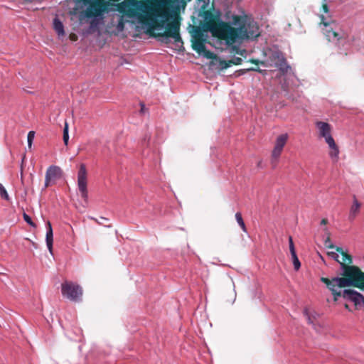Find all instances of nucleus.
I'll return each mask as SVG.
<instances>
[{
  "label": "nucleus",
  "instance_id": "obj_29",
  "mask_svg": "<svg viewBox=\"0 0 364 364\" xmlns=\"http://www.w3.org/2000/svg\"><path fill=\"white\" fill-rule=\"evenodd\" d=\"M242 58L239 57H235L233 59L230 60V63H232V65H240L242 63Z\"/></svg>",
  "mask_w": 364,
  "mask_h": 364
},
{
  "label": "nucleus",
  "instance_id": "obj_7",
  "mask_svg": "<svg viewBox=\"0 0 364 364\" xmlns=\"http://www.w3.org/2000/svg\"><path fill=\"white\" fill-rule=\"evenodd\" d=\"M77 187L82 198L87 203L88 201L87 171L84 164L80 165L77 172Z\"/></svg>",
  "mask_w": 364,
  "mask_h": 364
},
{
  "label": "nucleus",
  "instance_id": "obj_32",
  "mask_svg": "<svg viewBox=\"0 0 364 364\" xmlns=\"http://www.w3.org/2000/svg\"><path fill=\"white\" fill-rule=\"evenodd\" d=\"M140 106H141L140 113H141V114L146 113L147 109L145 107V105L143 102H141Z\"/></svg>",
  "mask_w": 364,
  "mask_h": 364
},
{
  "label": "nucleus",
  "instance_id": "obj_27",
  "mask_svg": "<svg viewBox=\"0 0 364 364\" xmlns=\"http://www.w3.org/2000/svg\"><path fill=\"white\" fill-rule=\"evenodd\" d=\"M289 250H290L291 255L296 254L294 245L293 242L292 237L291 236L289 237Z\"/></svg>",
  "mask_w": 364,
  "mask_h": 364
},
{
  "label": "nucleus",
  "instance_id": "obj_42",
  "mask_svg": "<svg viewBox=\"0 0 364 364\" xmlns=\"http://www.w3.org/2000/svg\"><path fill=\"white\" fill-rule=\"evenodd\" d=\"M109 1L119 2L120 0H108Z\"/></svg>",
  "mask_w": 364,
  "mask_h": 364
},
{
  "label": "nucleus",
  "instance_id": "obj_12",
  "mask_svg": "<svg viewBox=\"0 0 364 364\" xmlns=\"http://www.w3.org/2000/svg\"><path fill=\"white\" fill-rule=\"evenodd\" d=\"M62 176V170L59 166H50L48 168L46 173L44 188H47L52 181L60 178Z\"/></svg>",
  "mask_w": 364,
  "mask_h": 364
},
{
  "label": "nucleus",
  "instance_id": "obj_25",
  "mask_svg": "<svg viewBox=\"0 0 364 364\" xmlns=\"http://www.w3.org/2000/svg\"><path fill=\"white\" fill-rule=\"evenodd\" d=\"M23 218L24 219V220L28 223L30 225L33 226V227H36V224L32 221L31 217L29 215H28L26 213H23Z\"/></svg>",
  "mask_w": 364,
  "mask_h": 364
},
{
  "label": "nucleus",
  "instance_id": "obj_36",
  "mask_svg": "<svg viewBox=\"0 0 364 364\" xmlns=\"http://www.w3.org/2000/svg\"><path fill=\"white\" fill-rule=\"evenodd\" d=\"M70 40H72V41H76V40H77V36H76L75 34H71V35L70 36Z\"/></svg>",
  "mask_w": 364,
  "mask_h": 364
},
{
  "label": "nucleus",
  "instance_id": "obj_21",
  "mask_svg": "<svg viewBox=\"0 0 364 364\" xmlns=\"http://www.w3.org/2000/svg\"><path fill=\"white\" fill-rule=\"evenodd\" d=\"M34 137H35V132L30 131L27 135L28 147L29 149H31V148H32V144H33Z\"/></svg>",
  "mask_w": 364,
  "mask_h": 364
},
{
  "label": "nucleus",
  "instance_id": "obj_9",
  "mask_svg": "<svg viewBox=\"0 0 364 364\" xmlns=\"http://www.w3.org/2000/svg\"><path fill=\"white\" fill-rule=\"evenodd\" d=\"M321 281L324 283L328 289L332 292L334 296V300H338V296H343V291L341 290L342 286L341 277H334L332 279H329L326 277H321Z\"/></svg>",
  "mask_w": 364,
  "mask_h": 364
},
{
  "label": "nucleus",
  "instance_id": "obj_28",
  "mask_svg": "<svg viewBox=\"0 0 364 364\" xmlns=\"http://www.w3.org/2000/svg\"><path fill=\"white\" fill-rule=\"evenodd\" d=\"M220 64L223 69H226V68H229L231 65H232V63H230V60H228V61L221 60Z\"/></svg>",
  "mask_w": 364,
  "mask_h": 364
},
{
  "label": "nucleus",
  "instance_id": "obj_39",
  "mask_svg": "<svg viewBox=\"0 0 364 364\" xmlns=\"http://www.w3.org/2000/svg\"><path fill=\"white\" fill-rule=\"evenodd\" d=\"M304 314L308 316L309 322V323H311V318H310V317L308 316L307 309H305V310H304Z\"/></svg>",
  "mask_w": 364,
  "mask_h": 364
},
{
  "label": "nucleus",
  "instance_id": "obj_33",
  "mask_svg": "<svg viewBox=\"0 0 364 364\" xmlns=\"http://www.w3.org/2000/svg\"><path fill=\"white\" fill-rule=\"evenodd\" d=\"M250 62L252 63H254L255 65H259V63L263 64V62H260L259 60H256V59H251V60H250Z\"/></svg>",
  "mask_w": 364,
  "mask_h": 364
},
{
  "label": "nucleus",
  "instance_id": "obj_18",
  "mask_svg": "<svg viewBox=\"0 0 364 364\" xmlns=\"http://www.w3.org/2000/svg\"><path fill=\"white\" fill-rule=\"evenodd\" d=\"M325 35L328 41H340L341 40L346 39L343 36H341L338 33L334 31L333 29H326Z\"/></svg>",
  "mask_w": 364,
  "mask_h": 364
},
{
  "label": "nucleus",
  "instance_id": "obj_40",
  "mask_svg": "<svg viewBox=\"0 0 364 364\" xmlns=\"http://www.w3.org/2000/svg\"><path fill=\"white\" fill-rule=\"evenodd\" d=\"M118 27H121V28H123L124 27V23L123 21L121 20L120 22L118 24Z\"/></svg>",
  "mask_w": 364,
  "mask_h": 364
},
{
  "label": "nucleus",
  "instance_id": "obj_34",
  "mask_svg": "<svg viewBox=\"0 0 364 364\" xmlns=\"http://www.w3.org/2000/svg\"><path fill=\"white\" fill-rule=\"evenodd\" d=\"M322 9H323V11L325 12V13H328V6L326 4H323L322 5Z\"/></svg>",
  "mask_w": 364,
  "mask_h": 364
},
{
  "label": "nucleus",
  "instance_id": "obj_23",
  "mask_svg": "<svg viewBox=\"0 0 364 364\" xmlns=\"http://www.w3.org/2000/svg\"><path fill=\"white\" fill-rule=\"evenodd\" d=\"M0 196L6 200H9V196L2 184H0Z\"/></svg>",
  "mask_w": 364,
  "mask_h": 364
},
{
  "label": "nucleus",
  "instance_id": "obj_24",
  "mask_svg": "<svg viewBox=\"0 0 364 364\" xmlns=\"http://www.w3.org/2000/svg\"><path fill=\"white\" fill-rule=\"evenodd\" d=\"M292 258L293 264L295 270H299V269L301 267V263L298 259V257L296 254L291 255Z\"/></svg>",
  "mask_w": 364,
  "mask_h": 364
},
{
  "label": "nucleus",
  "instance_id": "obj_22",
  "mask_svg": "<svg viewBox=\"0 0 364 364\" xmlns=\"http://www.w3.org/2000/svg\"><path fill=\"white\" fill-rule=\"evenodd\" d=\"M69 140L68 135V124L67 122L65 123L64 129H63V141L65 145H68Z\"/></svg>",
  "mask_w": 364,
  "mask_h": 364
},
{
  "label": "nucleus",
  "instance_id": "obj_37",
  "mask_svg": "<svg viewBox=\"0 0 364 364\" xmlns=\"http://www.w3.org/2000/svg\"><path fill=\"white\" fill-rule=\"evenodd\" d=\"M328 223V221L326 218H323L321 221V225H326Z\"/></svg>",
  "mask_w": 364,
  "mask_h": 364
},
{
  "label": "nucleus",
  "instance_id": "obj_17",
  "mask_svg": "<svg viewBox=\"0 0 364 364\" xmlns=\"http://www.w3.org/2000/svg\"><path fill=\"white\" fill-rule=\"evenodd\" d=\"M336 251L342 255V261L339 260L341 267L343 264L351 265L353 263V258L351 255L348 254L346 252H344L343 248L340 247H336Z\"/></svg>",
  "mask_w": 364,
  "mask_h": 364
},
{
  "label": "nucleus",
  "instance_id": "obj_8",
  "mask_svg": "<svg viewBox=\"0 0 364 364\" xmlns=\"http://www.w3.org/2000/svg\"><path fill=\"white\" fill-rule=\"evenodd\" d=\"M288 134H283L277 136L275 141L274 147L272 151L271 164L274 168L278 162L279 158L282 152V150L288 140Z\"/></svg>",
  "mask_w": 364,
  "mask_h": 364
},
{
  "label": "nucleus",
  "instance_id": "obj_11",
  "mask_svg": "<svg viewBox=\"0 0 364 364\" xmlns=\"http://www.w3.org/2000/svg\"><path fill=\"white\" fill-rule=\"evenodd\" d=\"M343 297L354 303L356 309L364 306V296L352 289H344Z\"/></svg>",
  "mask_w": 364,
  "mask_h": 364
},
{
  "label": "nucleus",
  "instance_id": "obj_3",
  "mask_svg": "<svg viewBox=\"0 0 364 364\" xmlns=\"http://www.w3.org/2000/svg\"><path fill=\"white\" fill-rule=\"evenodd\" d=\"M342 288L353 287L364 290V272L357 266L342 264Z\"/></svg>",
  "mask_w": 364,
  "mask_h": 364
},
{
  "label": "nucleus",
  "instance_id": "obj_10",
  "mask_svg": "<svg viewBox=\"0 0 364 364\" xmlns=\"http://www.w3.org/2000/svg\"><path fill=\"white\" fill-rule=\"evenodd\" d=\"M270 60L274 63L276 68L282 73H287L290 69L283 53L280 51L274 52L270 56Z\"/></svg>",
  "mask_w": 364,
  "mask_h": 364
},
{
  "label": "nucleus",
  "instance_id": "obj_41",
  "mask_svg": "<svg viewBox=\"0 0 364 364\" xmlns=\"http://www.w3.org/2000/svg\"><path fill=\"white\" fill-rule=\"evenodd\" d=\"M100 220H103V221H107L108 220V219L107 218H105V217H100Z\"/></svg>",
  "mask_w": 364,
  "mask_h": 364
},
{
  "label": "nucleus",
  "instance_id": "obj_5",
  "mask_svg": "<svg viewBox=\"0 0 364 364\" xmlns=\"http://www.w3.org/2000/svg\"><path fill=\"white\" fill-rule=\"evenodd\" d=\"M193 40L192 41V48L198 54L203 55L207 59L213 60L216 58V55L212 51L207 50L205 46L203 32L199 28H196L194 31Z\"/></svg>",
  "mask_w": 364,
  "mask_h": 364
},
{
  "label": "nucleus",
  "instance_id": "obj_4",
  "mask_svg": "<svg viewBox=\"0 0 364 364\" xmlns=\"http://www.w3.org/2000/svg\"><path fill=\"white\" fill-rule=\"evenodd\" d=\"M82 3L87 6L85 10V16L87 18L97 17L107 11L109 6L106 0H82Z\"/></svg>",
  "mask_w": 364,
  "mask_h": 364
},
{
  "label": "nucleus",
  "instance_id": "obj_13",
  "mask_svg": "<svg viewBox=\"0 0 364 364\" xmlns=\"http://www.w3.org/2000/svg\"><path fill=\"white\" fill-rule=\"evenodd\" d=\"M316 126L318 130L319 136L325 139L326 142H328L333 139L331 136L332 127L327 122L318 121Z\"/></svg>",
  "mask_w": 364,
  "mask_h": 364
},
{
  "label": "nucleus",
  "instance_id": "obj_15",
  "mask_svg": "<svg viewBox=\"0 0 364 364\" xmlns=\"http://www.w3.org/2000/svg\"><path fill=\"white\" fill-rule=\"evenodd\" d=\"M46 228H47V232H46V245H47V247H48L50 252H52L53 235V229H52L51 223L50 221L47 222Z\"/></svg>",
  "mask_w": 364,
  "mask_h": 364
},
{
  "label": "nucleus",
  "instance_id": "obj_19",
  "mask_svg": "<svg viewBox=\"0 0 364 364\" xmlns=\"http://www.w3.org/2000/svg\"><path fill=\"white\" fill-rule=\"evenodd\" d=\"M53 26L54 29L59 36H63L65 34L63 24L58 18H54Z\"/></svg>",
  "mask_w": 364,
  "mask_h": 364
},
{
  "label": "nucleus",
  "instance_id": "obj_38",
  "mask_svg": "<svg viewBox=\"0 0 364 364\" xmlns=\"http://www.w3.org/2000/svg\"><path fill=\"white\" fill-rule=\"evenodd\" d=\"M323 19H324L323 16H321V21H321V23H323L326 27H327V26L329 25V23H328V22H325V21H323Z\"/></svg>",
  "mask_w": 364,
  "mask_h": 364
},
{
  "label": "nucleus",
  "instance_id": "obj_35",
  "mask_svg": "<svg viewBox=\"0 0 364 364\" xmlns=\"http://www.w3.org/2000/svg\"><path fill=\"white\" fill-rule=\"evenodd\" d=\"M90 218L92 220H94L96 223L99 224V225H102V220H99L98 219L94 218V217H90Z\"/></svg>",
  "mask_w": 364,
  "mask_h": 364
},
{
  "label": "nucleus",
  "instance_id": "obj_1",
  "mask_svg": "<svg viewBox=\"0 0 364 364\" xmlns=\"http://www.w3.org/2000/svg\"><path fill=\"white\" fill-rule=\"evenodd\" d=\"M191 0H124L117 5V10L129 17H137L148 28L154 37H161L168 43L171 38L175 43H183L180 35V6H185Z\"/></svg>",
  "mask_w": 364,
  "mask_h": 364
},
{
  "label": "nucleus",
  "instance_id": "obj_30",
  "mask_svg": "<svg viewBox=\"0 0 364 364\" xmlns=\"http://www.w3.org/2000/svg\"><path fill=\"white\" fill-rule=\"evenodd\" d=\"M328 255L329 256H331L332 258H333L334 259H336L338 262H339L338 255L336 252H328Z\"/></svg>",
  "mask_w": 364,
  "mask_h": 364
},
{
  "label": "nucleus",
  "instance_id": "obj_2",
  "mask_svg": "<svg viewBox=\"0 0 364 364\" xmlns=\"http://www.w3.org/2000/svg\"><path fill=\"white\" fill-rule=\"evenodd\" d=\"M203 18L204 30L210 31L213 37L224 41L228 46L233 45L238 39L254 38L259 36L258 27L251 24L246 26L245 18L242 16L233 15L232 17L231 23L237 26V28L223 21L220 11H205Z\"/></svg>",
  "mask_w": 364,
  "mask_h": 364
},
{
  "label": "nucleus",
  "instance_id": "obj_26",
  "mask_svg": "<svg viewBox=\"0 0 364 364\" xmlns=\"http://www.w3.org/2000/svg\"><path fill=\"white\" fill-rule=\"evenodd\" d=\"M325 246L328 248V249H335L336 250V246L334 245H333L331 243V239H330V237L329 235L328 236V237L326 238V240H325Z\"/></svg>",
  "mask_w": 364,
  "mask_h": 364
},
{
  "label": "nucleus",
  "instance_id": "obj_31",
  "mask_svg": "<svg viewBox=\"0 0 364 364\" xmlns=\"http://www.w3.org/2000/svg\"><path fill=\"white\" fill-rule=\"evenodd\" d=\"M245 70H247V71H257V72H259L260 73H264L266 72V70H260L259 68H250L246 69Z\"/></svg>",
  "mask_w": 364,
  "mask_h": 364
},
{
  "label": "nucleus",
  "instance_id": "obj_6",
  "mask_svg": "<svg viewBox=\"0 0 364 364\" xmlns=\"http://www.w3.org/2000/svg\"><path fill=\"white\" fill-rule=\"evenodd\" d=\"M61 291L63 296L74 301H80L82 295L81 287L72 282H65L63 283Z\"/></svg>",
  "mask_w": 364,
  "mask_h": 364
},
{
  "label": "nucleus",
  "instance_id": "obj_43",
  "mask_svg": "<svg viewBox=\"0 0 364 364\" xmlns=\"http://www.w3.org/2000/svg\"><path fill=\"white\" fill-rule=\"evenodd\" d=\"M345 308L347 309H349V306L348 304H345Z\"/></svg>",
  "mask_w": 364,
  "mask_h": 364
},
{
  "label": "nucleus",
  "instance_id": "obj_14",
  "mask_svg": "<svg viewBox=\"0 0 364 364\" xmlns=\"http://www.w3.org/2000/svg\"><path fill=\"white\" fill-rule=\"evenodd\" d=\"M361 207V203L357 200L355 196H353V205L350 207L348 219L350 221H353L356 218L357 215L360 212V209Z\"/></svg>",
  "mask_w": 364,
  "mask_h": 364
},
{
  "label": "nucleus",
  "instance_id": "obj_16",
  "mask_svg": "<svg viewBox=\"0 0 364 364\" xmlns=\"http://www.w3.org/2000/svg\"><path fill=\"white\" fill-rule=\"evenodd\" d=\"M328 147L330 149L329 156L330 157L335 161H337L338 159L339 155V149L336 145L334 139L327 142Z\"/></svg>",
  "mask_w": 364,
  "mask_h": 364
},
{
  "label": "nucleus",
  "instance_id": "obj_20",
  "mask_svg": "<svg viewBox=\"0 0 364 364\" xmlns=\"http://www.w3.org/2000/svg\"><path fill=\"white\" fill-rule=\"evenodd\" d=\"M235 219H236L237 222L238 223L239 225L240 226V228H242V230L244 232H247L246 226H245V224L242 219V214L240 213H239V212L236 213Z\"/></svg>",
  "mask_w": 364,
  "mask_h": 364
}]
</instances>
